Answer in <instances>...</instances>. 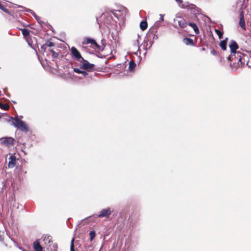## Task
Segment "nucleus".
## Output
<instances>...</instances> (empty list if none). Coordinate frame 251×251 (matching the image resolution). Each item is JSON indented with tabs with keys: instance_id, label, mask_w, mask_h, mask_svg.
I'll return each instance as SVG.
<instances>
[{
	"instance_id": "nucleus-1",
	"label": "nucleus",
	"mask_w": 251,
	"mask_h": 251,
	"mask_svg": "<svg viewBox=\"0 0 251 251\" xmlns=\"http://www.w3.org/2000/svg\"><path fill=\"white\" fill-rule=\"evenodd\" d=\"M13 124L16 128L22 131L26 132L28 130V127L27 125L25 122L17 118L13 119Z\"/></svg>"
},
{
	"instance_id": "nucleus-2",
	"label": "nucleus",
	"mask_w": 251,
	"mask_h": 251,
	"mask_svg": "<svg viewBox=\"0 0 251 251\" xmlns=\"http://www.w3.org/2000/svg\"><path fill=\"white\" fill-rule=\"evenodd\" d=\"M229 48L231 50V54L228 57V60H232L233 59V57L235 58L236 57V54H237L238 55L240 54V52L238 51H236V50L238 49V46L236 42L234 41H231L230 42V45H229Z\"/></svg>"
},
{
	"instance_id": "nucleus-3",
	"label": "nucleus",
	"mask_w": 251,
	"mask_h": 251,
	"mask_svg": "<svg viewBox=\"0 0 251 251\" xmlns=\"http://www.w3.org/2000/svg\"><path fill=\"white\" fill-rule=\"evenodd\" d=\"M79 62L81 63L80 65V68L88 71H91L95 67V65L94 64L89 63L87 60H85L83 58L81 59Z\"/></svg>"
},
{
	"instance_id": "nucleus-4",
	"label": "nucleus",
	"mask_w": 251,
	"mask_h": 251,
	"mask_svg": "<svg viewBox=\"0 0 251 251\" xmlns=\"http://www.w3.org/2000/svg\"><path fill=\"white\" fill-rule=\"evenodd\" d=\"M110 208H107L101 210L99 214L97 215L98 218H108L112 213Z\"/></svg>"
},
{
	"instance_id": "nucleus-5",
	"label": "nucleus",
	"mask_w": 251,
	"mask_h": 251,
	"mask_svg": "<svg viewBox=\"0 0 251 251\" xmlns=\"http://www.w3.org/2000/svg\"><path fill=\"white\" fill-rule=\"evenodd\" d=\"M71 52L72 55L78 62H79L81 60V59L83 58L81 56L79 51L74 47H73L71 48Z\"/></svg>"
},
{
	"instance_id": "nucleus-6",
	"label": "nucleus",
	"mask_w": 251,
	"mask_h": 251,
	"mask_svg": "<svg viewBox=\"0 0 251 251\" xmlns=\"http://www.w3.org/2000/svg\"><path fill=\"white\" fill-rule=\"evenodd\" d=\"M8 166L9 168H13L16 165V158L15 156L12 155L9 158Z\"/></svg>"
},
{
	"instance_id": "nucleus-7",
	"label": "nucleus",
	"mask_w": 251,
	"mask_h": 251,
	"mask_svg": "<svg viewBox=\"0 0 251 251\" xmlns=\"http://www.w3.org/2000/svg\"><path fill=\"white\" fill-rule=\"evenodd\" d=\"M33 249L35 251H43V247L40 245L38 240H36L33 244Z\"/></svg>"
},
{
	"instance_id": "nucleus-8",
	"label": "nucleus",
	"mask_w": 251,
	"mask_h": 251,
	"mask_svg": "<svg viewBox=\"0 0 251 251\" xmlns=\"http://www.w3.org/2000/svg\"><path fill=\"white\" fill-rule=\"evenodd\" d=\"M239 25L242 28H245V23L244 18V15H243V13L242 12L240 14Z\"/></svg>"
},
{
	"instance_id": "nucleus-9",
	"label": "nucleus",
	"mask_w": 251,
	"mask_h": 251,
	"mask_svg": "<svg viewBox=\"0 0 251 251\" xmlns=\"http://www.w3.org/2000/svg\"><path fill=\"white\" fill-rule=\"evenodd\" d=\"M179 6L182 8L192 9L195 6L194 4H190L189 2H186L181 5H179Z\"/></svg>"
},
{
	"instance_id": "nucleus-10",
	"label": "nucleus",
	"mask_w": 251,
	"mask_h": 251,
	"mask_svg": "<svg viewBox=\"0 0 251 251\" xmlns=\"http://www.w3.org/2000/svg\"><path fill=\"white\" fill-rule=\"evenodd\" d=\"M178 24L179 26L181 28L186 27L188 25L187 22L183 19L178 21Z\"/></svg>"
},
{
	"instance_id": "nucleus-11",
	"label": "nucleus",
	"mask_w": 251,
	"mask_h": 251,
	"mask_svg": "<svg viewBox=\"0 0 251 251\" xmlns=\"http://www.w3.org/2000/svg\"><path fill=\"white\" fill-rule=\"evenodd\" d=\"M183 42L187 45H193L194 42L192 39L189 38L183 39Z\"/></svg>"
},
{
	"instance_id": "nucleus-12",
	"label": "nucleus",
	"mask_w": 251,
	"mask_h": 251,
	"mask_svg": "<svg viewBox=\"0 0 251 251\" xmlns=\"http://www.w3.org/2000/svg\"><path fill=\"white\" fill-rule=\"evenodd\" d=\"M120 11H116V12L115 13V15L117 17L120 16V17H118V18L123 19L126 16V10L125 9H123L122 16H120Z\"/></svg>"
},
{
	"instance_id": "nucleus-13",
	"label": "nucleus",
	"mask_w": 251,
	"mask_h": 251,
	"mask_svg": "<svg viewBox=\"0 0 251 251\" xmlns=\"http://www.w3.org/2000/svg\"><path fill=\"white\" fill-rule=\"evenodd\" d=\"M87 44H92L95 45L97 48H99V46L98 45V44L96 42V41L91 38H87Z\"/></svg>"
},
{
	"instance_id": "nucleus-14",
	"label": "nucleus",
	"mask_w": 251,
	"mask_h": 251,
	"mask_svg": "<svg viewBox=\"0 0 251 251\" xmlns=\"http://www.w3.org/2000/svg\"><path fill=\"white\" fill-rule=\"evenodd\" d=\"M148 24L146 21H142L140 24V27L142 30H145L147 28Z\"/></svg>"
},
{
	"instance_id": "nucleus-15",
	"label": "nucleus",
	"mask_w": 251,
	"mask_h": 251,
	"mask_svg": "<svg viewBox=\"0 0 251 251\" xmlns=\"http://www.w3.org/2000/svg\"><path fill=\"white\" fill-rule=\"evenodd\" d=\"M189 25L193 28L196 34H198L199 33V28L195 24L190 23H189Z\"/></svg>"
},
{
	"instance_id": "nucleus-16",
	"label": "nucleus",
	"mask_w": 251,
	"mask_h": 251,
	"mask_svg": "<svg viewBox=\"0 0 251 251\" xmlns=\"http://www.w3.org/2000/svg\"><path fill=\"white\" fill-rule=\"evenodd\" d=\"M227 39V38H226V40H224L222 41L221 42L220 46L223 50H226V40Z\"/></svg>"
},
{
	"instance_id": "nucleus-17",
	"label": "nucleus",
	"mask_w": 251,
	"mask_h": 251,
	"mask_svg": "<svg viewBox=\"0 0 251 251\" xmlns=\"http://www.w3.org/2000/svg\"><path fill=\"white\" fill-rule=\"evenodd\" d=\"M44 241L46 244H50L51 241V237L50 236H46L44 237Z\"/></svg>"
},
{
	"instance_id": "nucleus-18",
	"label": "nucleus",
	"mask_w": 251,
	"mask_h": 251,
	"mask_svg": "<svg viewBox=\"0 0 251 251\" xmlns=\"http://www.w3.org/2000/svg\"><path fill=\"white\" fill-rule=\"evenodd\" d=\"M136 66V64L133 61H130L129 64L128 70L132 71Z\"/></svg>"
},
{
	"instance_id": "nucleus-19",
	"label": "nucleus",
	"mask_w": 251,
	"mask_h": 251,
	"mask_svg": "<svg viewBox=\"0 0 251 251\" xmlns=\"http://www.w3.org/2000/svg\"><path fill=\"white\" fill-rule=\"evenodd\" d=\"M0 108L4 110H7L9 107L6 103H2L0 102Z\"/></svg>"
},
{
	"instance_id": "nucleus-20",
	"label": "nucleus",
	"mask_w": 251,
	"mask_h": 251,
	"mask_svg": "<svg viewBox=\"0 0 251 251\" xmlns=\"http://www.w3.org/2000/svg\"><path fill=\"white\" fill-rule=\"evenodd\" d=\"M0 141H15L14 139L11 137H3L0 138Z\"/></svg>"
},
{
	"instance_id": "nucleus-21",
	"label": "nucleus",
	"mask_w": 251,
	"mask_h": 251,
	"mask_svg": "<svg viewBox=\"0 0 251 251\" xmlns=\"http://www.w3.org/2000/svg\"><path fill=\"white\" fill-rule=\"evenodd\" d=\"M22 33L25 37H27L29 34V30L26 28L22 29Z\"/></svg>"
},
{
	"instance_id": "nucleus-22",
	"label": "nucleus",
	"mask_w": 251,
	"mask_h": 251,
	"mask_svg": "<svg viewBox=\"0 0 251 251\" xmlns=\"http://www.w3.org/2000/svg\"><path fill=\"white\" fill-rule=\"evenodd\" d=\"M89 235L90 237V240L92 241L96 236V233L95 231H91L89 233Z\"/></svg>"
},
{
	"instance_id": "nucleus-23",
	"label": "nucleus",
	"mask_w": 251,
	"mask_h": 251,
	"mask_svg": "<svg viewBox=\"0 0 251 251\" xmlns=\"http://www.w3.org/2000/svg\"><path fill=\"white\" fill-rule=\"evenodd\" d=\"M74 241H75V239L73 238L71 240V248H70L71 251H75V246H74Z\"/></svg>"
},
{
	"instance_id": "nucleus-24",
	"label": "nucleus",
	"mask_w": 251,
	"mask_h": 251,
	"mask_svg": "<svg viewBox=\"0 0 251 251\" xmlns=\"http://www.w3.org/2000/svg\"><path fill=\"white\" fill-rule=\"evenodd\" d=\"M45 46H46V47H51L54 46V44L51 42L47 41L45 43Z\"/></svg>"
},
{
	"instance_id": "nucleus-25",
	"label": "nucleus",
	"mask_w": 251,
	"mask_h": 251,
	"mask_svg": "<svg viewBox=\"0 0 251 251\" xmlns=\"http://www.w3.org/2000/svg\"><path fill=\"white\" fill-rule=\"evenodd\" d=\"M215 32L218 35L219 37L220 38H222V36H223V32H221L220 30H219L218 29H215Z\"/></svg>"
},
{
	"instance_id": "nucleus-26",
	"label": "nucleus",
	"mask_w": 251,
	"mask_h": 251,
	"mask_svg": "<svg viewBox=\"0 0 251 251\" xmlns=\"http://www.w3.org/2000/svg\"><path fill=\"white\" fill-rule=\"evenodd\" d=\"M50 51L52 52V57L53 58H56L58 56V54L52 50H51Z\"/></svg>"
},
{
	"instance_id": "nucleus-27",
	"label": "nucleus",
	"mask_w": 251,
	"mask_h": 251,
	"mask_svg": "<svg viewBox=\"0 0 251 251\" xmlns=\"http://www.w3.org/2000/svg\"><path fill=\"white\" fill-rule=\"evenodd\" d=\"M236 57H237V59L238 60V62H241V59H242L241 53L240 52V54H239L238 55L237 54H236L235 58L233 57V58H236Z\"/></svg>"
},
{
	"instance_id": "nucleus-28",
	"label": "nucleus",
	"mask_w": 251,
	"mask_h": 251,
	"mask_svg": "<svg viewBox=\"0 0 251 251\" xmlns=\"http://www.w3.org/2000/svg\"><path fill=\"white\" fill-rule=\"evenodd\" d=\"M74 71L75 72V73H78V74H80V72L81 71L79 69H78V68H75L74 69Z\"/></svg>"
},
{
	"instance_id": "nucleus-29",
	"label": "nucleus",
	"mask_w": 251,
	"mask_h": 251,
	"mask_svg": "<svg viewBox=\"0 0 251 251\" xmlns=\"http://www.w3.org/2000/svg\"><path fill=\"white\" fill-rule=\"evenodd\" d=\"M53 247L54 248V251H57V245L56 244H54Z\"/></svg>"
},
{
	"instance_id": "nucleus-30",
	"label": "nucleus",
	"mask_w": 251,
	"mask_h": 251,
	"mask_svg": "<svg viewBox=\"0 0 251 251\" xmlns=\"http://www.w3.org/2000/svg\"><path fill=\"white\" fill-rule=\"evenodd\" d=\"M160 20L161 21H164V15L163 14H160Z\"/></svg>"
},
{
	"instance_id": "nucleus-31",
	"label": "nucleus",
	"mask_w": 251,
	"mask_h": 251,
	"mask_svg": "<svg viewBox=\"0 0 251 251\" xmlns=\"http://www.w3.org/2000/svg\"><path fill=\"white\" fill-rule=\"evenodd\" d=\"M80 74H82L84 76H85L87 75V73L83 71H81Z\"/></svg>"
},
{
	"instance_id": "nucleus-32",
	"label": "nucleus",
	"mask_w": 251,
	"mask_h": 251,
	"mask_svg": "<svg viewBox=\"0 0 251 251\" xmlns=\"http://www.w3.org/2000/svg\"><path fill=\"white\" fill-rule=\"evenodd\" d=\"M176 1L178 3L180 4L182 2V0H176Z\"/></svg>"
},
{
	"instance_id": "nucleus-33",
	"label": "nucleus",
	"mask_w": 251,
	"mask_h": 251,
	"mask_svg": "<svg viewBox=\"0 0 251 251\" xmlns=\"http://www.w3.org/2000/svg\"><path fill=\"white\" fill-rule=\"evenodd\" d=\"M46 46H45V44L44 45H43L42 47H41V49L42 50H45L46 49Z\"/></svg>"
},
{
	"instance_id": "nucleus-34",
	"label": "nucleus",
	"mask_w": 251,
	"mask_h": 251,
	"mask_svg": "<svg viewBox=\"0 0 251 251\" xmlns=\"http://www.w3.org/2000/svg\"><path fill=\"white\" fill-rule=\"evenodd\" d=\"M13 142H2V143H4V144H6V143H10V145H13V144H12Z\"/></svg>"
},
{
	"instance_id": "nucleus-35",
	"label": "nucleus",
	"mask_w": 251,
	"mask_h": 251,
	"mask_svg": "<svg viewBox=\"0 0 251 251\" xmlns=\"http://www.w3.org/2000/svg\"><path fill=\"white\" fill-rule=\"evenodd\" d=\"M137 42L138 46H139V42H138V40L137 41Z\"/></svg>"
},
{
	"instance_id": "nucleus-36",
	"label": "nucleus",
	"mask_w": 251,
	"mask_h": 251,
	"mask_svg": "<svg viewBox=\"0 0 251 251\" xmlns=\"http://www.w3.org/2000/svg\"><path fill=\"white\" fill-rule=\"evenodd\" d=\"M1 4H0V8H1Z\"/></svg>"
}]
</instances>
